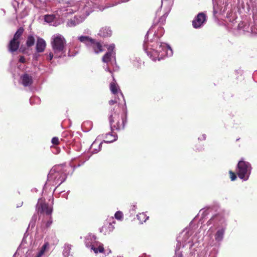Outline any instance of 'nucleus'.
<instances>
[{
    "mask_svg": "<svg viewBox=\"0 0 257 257\" xmlns=\"http://www.w3.org/2000/svg\"><path fill=\"white\" fill-rule=\"evenodd\" d=\"M160 12L158 9L156 13V16L154 20L153 25L151 28L148 31L147 34H153V38L150 42L151 44L148 43L146 41V38L144 44V49L147 53V55L153 61H159L160 57V49L161 48V17L160 16Z\"/></svg>",
    "mask_w": 257,
    "mask_h": 257,
    "instance_id": "obj_1",
    "label": "nucleus"
},
{
    "mask_svg": "<svg viewBox=\"0 0 257 257\" xmlns=\"http://www.w3.org/2000/svg\"><path fill=\"white\" fill-rule=\"evenodd\" d=\"M90 6V3L85 4L79 2L76 3L70 2L67 4L65 7H71L73 9H76L73 13L76 11L78 12V13L73 19L68 20L66 24L67 26L73 27L83 22L85 18L92 12Z\"/></svg>",
    "mask_w": 257,
    "mask_h": 257,
    "instance_id": "obj_2",
    "label": "nucleus"
},
{
    "mask_svg": "<svg viewBox=\"0 0 257 257\" xmlns=\"http://www.w3.org/2000/svg\"><path fill=\"white\" fill-rule=\"evenodd\" d=\"M76 10V9H73L71 7H65L64 5L59 8L53 14L46 15L44 16V20L46 22L56 26L60 21H62L63 18L67 17L69 15L72 14Z\"/></svg>",
    "mask_w": 257,
    "mask_h": 257,
    "instance_id": "obj_3",
    "label": "nucleus"
},
{
    "mask_svg": "<svg viewBox=\"0 0 257 257\" xmlns=\"http://www.w3.org/2000/svg\"><path fill=\"white\" fill-rule=\"evenodd\" d=\"M51 44L55 58H61L66 56V41L60 34H56L51 38Z\"/></svg>",
    "mask_w": 257,
    "mask_h": 257,
    "instance_id": "obj_4",
    "label": "nucleus"
},
{
    "mask_svg": "<svg viewBox=\"0 0 257 257\" xmlns=\"http://www.w3.org/2000/svg\"><path fill=\"white\" fill-rule=\"evenodd\" d=\"M66 170L62 165L55 166L50 171L48 175L47 182L53 185H61L66 179Z\"/></svg>",
    "mask_w": 257,
    "mask_h": 257,
    "instance_id": "obj_5",
    "label": "nucleus"
},
{
    "mask_svg": "<svg viewBox=\"0 0 257 257\" xmlns=\"http://www.w3.org/2000/svg\"><path fill=\"white\" fill-rule=\"evenodd\" d=\"M114 45L110 44L108 47V52L102 57L103 62L106 64V66H104L103 68L106 71L111 73L110 66H112L114 70L117 69L115 60V53L113 51Z\"/></svg>",
    "mask_w": 257,
    "mask_h": 257,
    "instance_id": "obj_6",
    "label": "nucleus"
},
{
    "mask_svg": "<svg viewBox=\"0 0 257 257\" xmlns=\"http://www.w3.org/2000/svg\"><path fill=\"white\" fill-rule=\"evenodd\" d=\"M251 166L250 164L243 160H240L238 162L236 174L239 178L246 180L250 173Z\"/></svg>",
    "mask_w": 257,
    "mask_h": 257,
    "instance_id": "obj_7",
    "label": "nucleus"
},
{
    "mask_svg": "<svg viewBox=\"0 0 257 257\" xmlns=\"http://www.w3.org/2000/svg\"><path fill=\"white\" fill-rule=\"evenodd\" d=\"M78 39L80 42L85 43L90 49H92L96 54L103 51L102 45L88 36H81L78 37Z\"/></svg>",
    "mask_w": 257,
    "mask_h": 257,
    "instance_id": "obj_8",
    "label": "nucleus"
},
{
    "mask_svg": "<svg viewBox=\"0 0 257 257\" xmlns=\"http://www.w3.org/2000/svg\"><path fill=\"white\" fill-rule=\"evenodd\" d=\"M24 31L23 28H20L15 34L13 39L10 42L8 47L11 52H14L18 49Z\"/></svg>",
    "mask_w": 257,
    "mask_h": 257,
    "instance_id": "obj_9",
    "label": "nucleus"
},
{
    "mask_svg": "<svg viewBox=\"0 0 257 257\" xmlns=\"http://www.w3.org/2000/svg\"><path fill=\"white\" fill-rule=\"evenodd\" d=\"M109 120L111 129L119 130L123 128L126 121L124 117H121V122H119V116L118 113L114 112L109 116Z\"/></svg>",
    "mask_w": 257,
    "mask_h": 257,
    "instance_id": "obj_10",
    "label": "nucleus"
},
{
    "mask_svg": "<svg viewBox=\"0 0 257 257\" xmlns=\"http://www.w3.org/2000/svg\"><path fill=\"white\" fill-rule=\"evenodd\" d=\"M36 210L38 213L49 215L51 214L53 209L52 207L46 203L45 200L42 198L38 200L36 205Z\"/></svg>",
    "mask_w": 257,
    "mask_h": 257,
    "instance_id": "obj_11",
    "label": "nucleus"
},
{
    "mask_svg": "<svg viewBox=\"0 0 257 257\" xmlns=\"http://www.w3.org/2000/svg\"><path fill=\"white\" fill-rule=\"evenodd\" d=\"M206 21V15L203 13H199L192 21L193 27L197 29L200 28Z\"/></svg>",
    "mask_w": 257,
    "mask_h": 257,
    "instance_id": "obj_12",
    "label": "nucleus"
},
{
    "mask_svg": "<svg viewBox=\"0 0 257 257\" xmlns=\"http://www.w3.org/2000/svg\"><path fill=\"white\" fill-rule=\"evenodd\" d=\"M86 246L90 247L95 253H102L104 252V249L103 244L100 242H97L95 244H91L88 240L86 241Z\"/></svg>",
    "mask_w": 257,
    "mask_h": 257,
    "instance_id": "obj_13",
    "label": "nucleus"
},
{
    "mask_svg": "<svg viewBox=\"0 0 257 257\" xmlns=\"http://www.w3.org/2000/svg\"><path fill=\"white\" fill-rule=\"evenodd\" d=\"M21 80L22 84L24 86H30L33 82L32 76L26 73L24 74L21 77Z\"/></svg>",
    "mask_w": 257,
    "mask_h": 257,
    "instance_id": "obj_14",
    "label": "nucleus"
},
{
    "mask_svg": "<svg viewBox=\"0 0 257 257\" xmlns=\"http://www.w3.org/2000/svg\"><path fill=\"white\" fill-rule=\"evenodd\" d=\"M49 243L45 242L41 248L38 250L35 257H45V253L49 250Z\"/></svg>",
    "mask_w": 257,
    "mask_h": 257,
    "instance_id": "obj_15",
    "label": "nucleus"
},
{
    "mask_svg": "<svg viewBox=\"0 0 257 257\" xmlns=\"http://www.w3.org/2000/svg\"><path fill=\"white\" fill-rule=\"evenodd\" d=\"M45 41L42 38H38L36 43V50L38 52H43L46 48Z\"/></svg>",
    "mask_w": 257,
    "mask_h": 257,
    "instance_id": "obj_16",
    "label": "nucleus"
},
{
    "mask_svg": "<svg viewBox=\"0 0 257 257\" xmlns=\"http://www.w3.org/2000/svg\"><path fill=\"white\" fill-rule=\"evenodd\" d=\"M72 245L66 243L64 244L63 247L62 255L63 257H69L72 256L71 253Z\"/></svg>",
    "mask_w": 257,
    "mask_h": 257,
    "instance_id": "obj_17",
    "label": "nucleus"
},
{
    "mask_svg": "<svg viewBox=\"0 0 257 257\" xmlns=\"http://www.w3.org/2000/svg\"><path fill=\"white\" fill-rule=\"evenodd\" d=\"M163 52L165 53V56L167 57H171L173 54L172 49L167 44H164L163 45L162 44V53ZM162 55H164V54L162 53Z\"/></svg>",
    "mask_w": 257,
    "mask_h": 257,
    "instance_id": "obj_18",
    "label": "nucleus"
},
{
    "mask_svg": "<svg viewBox=\"0 0 257 257\" xmlns=\"http://www.w3.org/2000/svg\"><path fill=\"white\" fill-rule=\"evenodd\" d=\"M112 32L109 27L102 28L99 31L98 35L102 37H109L111 35Z\"/></svg>",
    "mask_w": 257,
    "mask_h": 257,
    "instance_id": "obj_19",
    "label": "nucleus"
},
{
    "mask_svg": "<svg viewBox=\"0 0 257 257\" xmlns=\"http://www.w3.org/2000/svg\"><path fill=\"white\" fill-rule=\"evenodd\" d=\"M102 142L99 143L97 141H95L91 145L90 147V150L91 152L93 154L97 153L101 149V145Z\"/></svg>",
    "mask_w": 257,
    "mask_h": 257,
    "instance_id": "obj_20",
    "label": "nucleus"
},
{
    "mask_svg": "<svg viewBox=\"0 0 257 257\" xmlns=\"http://www.w3.org/2000/svg\"><path fill=\"white\" fill-rule=\"evenodd\" d=\"M106 140L103 142L106 143H111L117 140V137L115 134L108 133L105 135Z\"/></svg>",
    "mask_w": 257,
    "mask_h": 257,
    "instance_id": "obj_21",
    "label": "nucleus"
},
{
    "mask_svg": "<svg viewBox=\"0 0 257 257\" xmlns=\"http://www.w3.org/2000/svg\"><path fill=\"white\" fill-rule=\"evenodd\" d=\"M87 240H88V242H90V243L91 244L92 243V245H93V244H95V243H97V242H98V241H96V237L95 236V235H94L92 234H88L85 237V243L86 245V241Z\"/></svg>",
    "mask_w": 257,
    "mask_h": 257,
    "instance_id": "obj_22",
    "label": "nucleus"
},
{
    "mask_svg": "<svg viewBox=\"0 0 257 257\" xmlns=\"http://www.w3.org/2000/svg\"><path fill=\"white\" fill-rule=\"evenodd\" d=\"M110 89L111 92L114 94H117L118 92V90H119L118 86L113 82H111L110 84Z\"/></svg>",
    "mask_w": 257,
    "mask_h": 257,
    "instance_id": "obj_23",
    "label": "nucleus"
},
{
    "mask_svg": "<svg viewBox=\"0 0 257 257\" xmlns=\"http://www.w3.org/2000/svg\"><path fill=\"white\" fill-rule=\"evenodd\" d=\"M138 219L140 221L141 223H143L146 221L148 219L149 216H147L144 213H139L137 215Z\"/></svg>",
    "mask_w": 257,
    "mask_h": 257,
    "instance_id": "obj_24",
    "label": "nucleus"
},
{
    "mask_svg": "<svg viewBox=\"0 0 257 257\" xmlns=\"http://www.w3.org/2000/svg\"><path fill=\"white\" fill-rule=\"evenodd\" d=\"M224 233V229H221L218 230L215 235V239L217 240H221L223 237V235Z\"/></svg>",
    "mask_w": 257,
    "mask_h": 257,
    "instance_id": "obj_25",
    "label": "nucleus"
},
{
    "mask_svg": "<svg viewBox=\"0 0 257 257\" xmlns=\"http://www.w3.org/2000/svg\"><path fill=\"white\" fill-rule=\"evenodd\" d=\"M35 38L33 36H28L26 44L28 47H31L35 43Z\"/></svg>",
    "mask_w": 257,
    "mask_h": 257,
    "instance_id": "obj_26",
    "label": "nucleus"
},
{
    "mask_svg": "<svg viewBox=\"0 0 257 257\" xmlns=\"http://www.w3.org/2000/svg\"><path fill=\"white\" fill-rule=\"evenodd\" d=\"M114 216L116 219L121 220L123 217V214L121 211H118L115 213Z\"/></svg>",
    "mask_w": 257,
    "mask_h": 257,
    "instance_id": "obj_27",
    "label": "nucleus"
},
{
    "mask_svg": "<svg viewBox=\"0 0 257 257\" xmlns=\"http://www.w3.org/2000/svg\"><path fill=\"white\" fill-rule=\"evenodd\" d=\"M229 173L230 174V178L231 179V180L234 181L236 179V174L233 172L232 171H230L229 172Z\"/></svg>",
    "mask_w": 257,
    "mask_h": 257,
    "instance_id": "obj_28",
    "label": "nucleus"
},
{
    "mask_svg": "<svg viewBox=\"0 0 257 257\" xmlns=\"http://www.w3.org/2000/svg\"><path fill=\"white\" fill-rule=\"evenodd\" d=\"M51 142L53 144L57 145L59 144V140L58 137H54L51 140Z\"/></svg>",
    "mask_w": 257,
    "mask_h": 257,
    "instance_id": "obj_29",
    "label": "nucleus"
},
{
    "mask_svg": "<svg viewBox=\"0 0 257 257\" xmlns=\"http://www.w3.org/2000/svg\"><path fill=\"white\" fill-rule=\"evenodd\" d=\"M37 216L36 215H34L32 218V221L30 223V224H32V226H34L35 225V222L36 220Z\"/></svg>",
    "mask_w": 257,
    "mask_h": 257,
    "instance_id": "obj_30",
    "label": "nucleus"
},
{
    "mask_svg": "<svg viewBox=\"0 0 257 257\" xmlns=\"http://www.w3.org/2000/svg\"><path fill=\"white\" fill-rule=\"evenodd\" d=\"M54 57H55L54 53L50 52L47 56V59L49 60H51Z\"/></svg>",
    "mask_w": 257,
    "mask_h": 257,
    "instance_id": "obj_31",
    "label": "nucleus"
},
{
    "mask_svg": "<svg viewBox=\"0 0 257 257\" xmlns=\"http://www.w3.org/2000/svg\"><path fill=\"white\" fill-rule=\"evenodd\" d=\"M19 61L21 63H25V58L23 56H21L19 59Z\"/></svg>",
    "mask_w": 257,
    "mask_h": 257,
    "instance_id": "obj_32",
    "label": "nucleus"
},
{
    "mask_svg": "<svg viewBox=\"0 0 257 257\" xmlns=\"http://www.w3.org/2000/svg\"><path fill=\"white\" fill-rule=\"evenodd\" d=\"M116 103V100H111L109 101V104L111 105H113L114 104Z\"/></svg>",
    "mask_w": 257,
    "mask_h": 257,
    "instance_id": "obj_33",
    "label": "nucleus"
},
{
    "mask_svg": "<svg viewBox=\"0 0 257 257\" xmlns=\"http://www.w3.org/2000/svg\"><path fill=\"white\" fill-rule=\"evenodd\" d=\"M84 162H83L81 164H78L76 166H73L71 163H70V165L71 166V167H74V168L80 166L82 164H83L84 163Z\"/></svg>",
    "mask_w": 257,
    "mask_h": 257,
    "instance_id": "obj_34",
    "label": "nucleus"
},
{
    "mask_svg": "<svg viewBox=\"0 0 257 257\" xmlns=\"http://www.w3.org/2000/svg\"><path fill=\"white\" fill-rule=\"evenodd\" d=\"M52 223V221H48L47 222V226H49L51 225V224Z\"/></svg>",
    "mask_w": 257,
    "mask_h": 257,
    "instance_id": "obj_35",
    "label": "nucleus"
},
{
    "mask_svg": "<svg viewBox=\"0 0 257 257\" xmlns=\"http://www.w3.org/2000/svg\"><path fill=\"white\" fill-rule=\"evenodd\" d=\"M27 15V13H25V14H24L23 15H22L20 17L21 18H23V17H25V16H26Z\"/></svg>",
    "mask_w": 257,
    "mask_h": 257,
    "instance_id": "obj_36",
    "label": "nucleus"
},
{
    "mask_svg": "<svg viewBox=\"0 0 257 257\" xmlns=\"http://www.w3.org/2000/svg\"><path fill=\"white\" fill-rule=\"evenodd\" d=\"M30 253H31L30 252H27V257H28V255L30 254Z\"/></svg>",
    "mask_w": 257,
    "mask_h": 257,
    "instance_id": "obj_37",
    "label": "nucleus"
},
{
    "mask_svg": "<svg viewBox=\"0 0 257 257\" xmlns=\"http://www.w3.org/2000/svg\"><path fill=\"white\" fill-rule=\"evenodd\" d=\"M32 100H33V98H31L30 99V103H32Z\"/></svg>",
    "mask_w": 257,
    "mask_h": 257,
    "instance_id": "obj_38",
    "label": "nucleus"
},
{
    "mask_svg": "<svg viewBox=\"0 0 257 257\" xmlns=\"http://www.w3.org/2000/svg\"><path fill=\"white\" fill-rule=\"evenodd\" d=\"M129 0H123L122 1V2H127Z\"/></svg>",
    "mask_w": 257,
    "mask_h": 257,
    "instance_id": "obj_39",
    "label": "nucleus"
},
{
    "mask_svg": "<svg viewBox=\"0 0 257 257\" xmlns=\"http://www.w3.org/2000/svg\"><path fill=\"white\" fill-rule=\"evenodd\" d=\"M15 11H16V13H18V10H17V9H16V8H15Z\"/></svg>",
    "mask_w": 257,
    "mask_h": 257,
    "instance_id": "obj_40",
    "label": "nucleus"
},
{
    "mask_svg": "<svg viewBox=\"0 0 257 257\" xmlns=\"http://www.w3.org/2000/svg\"><path fill=\"white\" fill-rule=\"evenodd\" d=\"M68 56H71V55L70 54L69 52L68 53Z\"/></svg>",
    "mask_w": 257,
    "mask_h": 257,
    "instance_id": "obj_41",
    "label": "nucleus"
},
{
    "mask_svg": "<svg viewBox=\"0 0 257 257\" xmlns=\"http://www.w3.org/2000/svg\"><path fill=\"white\" fill-rule=\"evenodd\" d=\"M120 94H121V95L122 96V97H123V96L122 95V94L120 92Z\"/></svg>",
    "mask_w": 257,
    "mask_h": 257,
    "instance_id": "obj_42",
    "label": "nucleus"
},
{
    "mask_svg": "<svg viewBox=\"0 0 257 257\" xmlns=\"http://www.w3.org/2000/svg\"><path fill=\"white\" fill-rule=\"evenodd\" d=\"M13 5L15 7V4L14 3L13 4Z\"/></svg>",
    "mask_w": 257,
    "mask_h": 257,
    "instance_id": "obj_43",
    "label": "nucleus"
},
{
    "mask_svg": "<svg viewBox=\"0 0 257 257\" xmlns=\"http://www.w3.org/2000/svg\"><path fill=\"white\" fill-rule=\"evenodd\" d=\"M20 9V7L18 5V10Z\"/></svg>",
    "mask_w": 257,
    "mask_h": 257,
    "instance_id": "obj_44",
    "label": "nucleus"
}]
</instances>
